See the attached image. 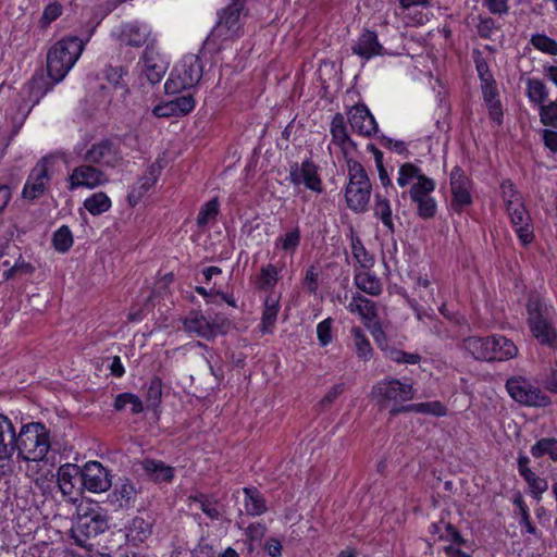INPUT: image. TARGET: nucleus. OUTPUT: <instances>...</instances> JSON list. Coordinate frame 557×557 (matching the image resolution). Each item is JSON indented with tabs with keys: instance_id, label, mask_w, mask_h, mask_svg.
<instances>
[{
	"instance_id": "obj_48",
	"label": "nucleus",
	"mask_w": 557,
	"mask_h": 557,
	"mask_svg": "<svg viewBox=\"0 0 557 557\" xmlns=\"http://www.w3.org/2000/svg\"><path fill=\"white\" fill-rule=\"evenodd\" d=\"M383 354L385 358L397 363L417 364L421 360L420 355L413 352H406L393 346H388L387 349L383 351Z\"/></svg>"
},
{
	"instance_id": "obj_10",
	"label": "nucleus",
	"mask_w": 557,
	"mask_h": 557,
	"mask_svg": "<svg viewBox=\"0 0 557 557\" xmlns=\"http://www.w3.org/2000/svg\"><path fill=\"white\" fill-rule=\"evenodd\" d=\"M48 90L49 84L42 74L34 75L30 81L23 86L20 94L21 103L18 106V112L13 116L14 123H17L13 135L17 134L18 128L24 123L32 108L40 101Z\"/></svg>"
},
{
	"instance_id": "obj_5",
	"label": "nucleus",
	"mask_w": 557,
	"mask_h": 557,
	"mask_svg": "<svg viewBox=\"0 0 557 557\" xmlns=\"http://www.w3.org/2000/svg\"><path fill=\"white\" fill-rule=\"evenodd\" d=\"M502 195L506 205L510 221L523 245L530 244L534 238L531 218L525 210L519 193L511 182L507 181L500 185Z\"/></svg>"
},
{
	"instance_id": "obj_43",
	"label": "nucleus",
	"mask_w": 557,
	"mask_h": 557,
	"mask_svg": "<svg viewBox=\"0 0 557 557\" xmlns=\"http://www.w3.org/2000/svg\"><path fill=\"white\" fill-rule=\"evenodd\" d=\"M243 492L244 507L248 515L259 516L265 511L264 502L257 490L245 487Z\"/></svg>"
},
{
	"instance_id": "obj_53",
	"label": "nucleus",
	"mask_w": 557,
	"mask_h": 557,
	"mask_svg": "<svg viewBox=\"0 0 557 557\" xmlns=\"http://www.w3.org/2000/svg\"><path fill=\"white\" fill-rule=\"evenodd\" d=\"M331 135L333 141L339 146H343L348 140L346 125L342 114H336L333 117L331 122Z\"/></svg>"
},
{
	"instance_id": "obj_17",
	"label": "nucleus",
	"mask_w": 557,
	"mask_h": 557,
	"mask_svg": "<svg viewBox=\"0 0 557 557\" xmlns=\"http://www.w3.org/2000/svg\"><path fill=\"white\" fill-rule=\"evenodd\" d=\"M53 156L42 158L29 173L22 190L24 199L34 200L39 198L49 181V166L53 163Z\"/></svg>"
},
{
	"instance_id": "obj_23",
	"label": "nucleus",
	"mask_w": 557,
	"mask_h": 557,
	"mask_svg": "<svg viewBox=\"0 0 557 557\" xmlns=\"http://www.w3.org/2000/svg\"><path fill=\"white\" fill-rule=\"evenodd\" d=\"M450 188L453 195V207L456 210L471 205L472 196L470 191V180L465 175L463 171L455 166L450 172Z\"/></svg>"
},
{
	"instance_id": "obj_8",
	"label": "nucleus",
	"mask_w": 557,
	"mask_h": 557,
	"mask_svg": "<svg viewBox=\"0 0 557 557\" xmlns=\"http://www.w3.org/2000/svg\"><path fill=\"white\" fill-rule=\"evenodd\" d=\"M348 174L349 183L345 191L347 206L356 212H361L367 208L370 199V181L364 169L357 161H348Z\"/></svg>"
},
{
	"instance_id": "obj_62",
	"label": "nucleus",
	"mask_w": 557,
	"mask_h": 557,
	"mask_svg": "<svg viewBox=\"0 0 557 557\" xmlns=\"http://www.w3.org/2000/svg\"><path fill=\"white\" fill-rule=\"evenodd\" d=\"M304 286L309 293H315L319 286V271L315 267L311 265L307 269Z\"/></svg>"
},
{
	"instance_id": "obj_45",
	"label": "nucleus",
	"mask_w": 557,
	"mask_h": 557,
	"mask_svg": "<svg viewBox=\"0 0 557 557\" xmlns=\"http://www.w3.org/2000/svg\"><path fill=\"white\" fill-rule=\"evenodd\" d=\"M74 244V236L67 225L60 226L52 235V247L59 253L67 252Z\"/></svg>"
},
{
	"instance_id": "obj_18",
	"label": "nucleus",
	"mask_w": 557,
	"mask_h": 557,
	"mask_svg": "<svg viewBox=\"0 0 557 557\" xmlns=\"http://www.w3.org/2000/svg\"><path fill=\"white\" fill-rule=\"evenodd\" d=\"M289 181L298 187L304 185L309 190L321 194L323 191L322 180L319 175L318 165L311 160H305L300 164L295 163L290 166Z\"/></svg>"
},
{
	"instance_id": "obj_2",
	"label": "nucleus",
	"mask_w": 557,
	"mask_h": 557,
	"mask_svg": "<svg viewBox=\"0 0 557 557\" xmlns=\"http://www.w3.org/2000/svg\"><path fill=\"white\" fill-rule=\"evenodd\" d=\"M89 38L90 35L85 40L77 36H67L57 41L49 49L47 71L54 83L61 82L76 64Z\"/></svg>"
},
{
	"instance_id": "obj_28",
	"label": "nucleus",
	"mask_w": 557,
	"mask_h": 557,
	"mask_svg": "<svg viewBox=\"0 0 557 557\" xmlns=\"http://www.w3.org/2000/svg\"><path fill=\"white\" fill-rule=\"evenodd\" d=\"M396 15L401 18L406 26L417 27L424 25L432 16L431 3L425 5L398 8Z\"/></svg>"
},
{
	"instance_id": "obj_44",
	"label": "nucleus",
	"mask_w": 557,
	"mask_h": 557,
	"mask_svg": "<svg viewBox=\"0 0 557 557\" xmlns=\"http://www.w3.org/2000/svg\"><path fill=\"white\" fill-rule=\"evenodd\" d=\"M373 210L374 215L382 221L383 225L389 232H394V222L389 200L380 195H376Z\"/></svg>"
},
{
	"instance_id": "obj_25",
	"label": "nucleus",
	"mask_w": 557,
	"mask_h": 557,
	"mask_svg": "<svg viewBox=\"0 0 557 557\" xmlns=\"http://www.w3.org/2000/svg\"><path fill=\"white\" fill-rule=\"evenodd\" d=\"M348 120L354 131L363 136H371L377 132L374 116L364 104H357L349 109Z\"/></svg>"
},
{
	"instance_id": "obj_51",
	"label": "nucleus",
	"mask_w": 557,
	"mask_h": 557,
	"mask_svg": "<svg viewBox=\"0 0 557 557\" xmlns=\"http://www.w3.org/2000/svg\"><path fill=\"white\" fill-rule=\"evenodd\" d=\"M219 213V201L211 199L206 202L201 208L197 216V223L199 226H206L210 222L214 221Z\"/></svg>"
},
{
	"instance_id": "obj_6",
	"label": "nucleus",
	"mask_w": 557,
	"mask_h": 557,
	"mask_svg": "<svg viewBox=\"0 0 557 557\" xmlns=\"http://www.w3.org/2000/svg\"><path fill=\"white\" fill-rule=\"evenodd\" d=\"M202 64L195 54L184 55L171 71L164 89L166 94H177L195 87L202 77Z\"/></svg>"
},
{
	"instance_id": "obj_1",
	"label": "nucleus",
	"mask_w": 557,
	"mask_h": 557,
	"mask_svg": "<svg viewBox=\"0 0 557 557\" xmlns=\"http://www.w3.org/2000/svg\"><path fill=\"white\" fill-rule=\"evenodd\" d=\"M397 184L399 187L410 185L409 196L416 205L418 215L422 219H431L436 214L437 203L432 193L435 189V181L423 174L422 170L413 163H404L399 166Z\"/></svg>"
},
{
	"instance_id": "obj_34",
	"label": "nucleus",
	"mask_w": 557,
	"mask_h": 557,
	"mask_svg": "<svg viewBox=\"0 0 557 557\" xmlns=\"http://www.w3.org/2000/svg\"><path fill=\"white\" fill-rule=\"evenodd\" d=\"M491 344V361L509 360L515 358L518 354V348L515 343L505 336L493 335Z\"/></svg>"
},
{
	"instance_id": "obj_47",
	"label": "nucleus",
	"mask_w": 557,
	"mask_h": 557,
	"mask_svg": "<svg viewBox=\"0 0 557 557\" xmlns=\"http://www.w3.org/2000/svg\"><path fill=\"white\" fill-rule=\"evenodd\" d=\"M114 408L116 410L129 408L133 413H139L144 410V405L137 395L123 393L115 397Z\"/></svg>"
},
{
	"instance_id": "obj_3",
	"label": "nucleus",
	"mask_w": 557,
	"mask_h": 557,
	"mask_svg": "<svg viewBox=\"0 0 557 557\" xmlns=\"http://www.w3.org/2000/svg\"><path fill=\"white\" fill-rule=\"evenodd\" d=\"M109 529V517L104 508L95 500H85L77 506L76 521L71 529L74 542L85 547L90 539Z\"/></svg>"
},
{
	"instance_id": "obj_19",
	"label": "nucleus",
	"mask_w": 557,
	"mask_h": 557,
	"mask_svg": "<svg viewBox=\"0 0 557 557\" xmlns=\"http://www.w3.org/2000/svg\"><path fill=\"white\" fill-rule=\"evenodd\" d=\"M108 178L106 174L91 165L82 164L73 169L67 177L69 190L78 188L95 189L104 183Z\"/></svg>"
},
{
	"instance_id": "obj_38",
	"label": "nucleus",
	"mask_w": 557,
	"mask_h": 557,
	"mask_svg": "<svg viewBox=\"0 0 557 557\" xmlns=\"http://www.w3.org/2000/svg\"><path fill=\"white\" fill-rule=\"evenodd\" d=\"M525 95L534 107H541L548 100V89L539 78H527Z\"/></svg>"
},
{
	"instance_id": "obj_49",
	"label": "nucleus",
	"mask_w": 557,
	"mask_h": 557,
	"mask_svg": "<svg viewBox=\"0 0 557 557\" xmlns=\"http://www.w3.org/2000/svg\"><path fill=\"white\" fill-rule=\"evenodd\" d=\"M414 290L424 302H435L433 283L426 274L417 276Z\"/></svg>"
},
{
	"instance_id": "obj_31",
	"label": "nucleus",
	"mask_w": 557,
	"mask_h": 557,
	"mask_svg": "<svg viewBox=\"0 0 557 557\" xmlns=\"http://www.w3.org/2000/svg\"><path fill=\"white\" fill-rule=\"evenodd\" d=\"M350 313L357 314L366 326L374 321L376 315L375 305L360 294L352 295L347 305Z\"/></svg>"
},
{
	"instance_id": "obj_27",
	"label": "nucleus",
	"mask_w": 557,
	"mask_h": 557,
	"mask_svg": "<svg viewBox=\"0 0 557 557\" xmlns=\"http://www.w3.org/2000/svg\"><path fill=\"white\" fill-rule=\"evenodd\" d=\"M281 294L277 292L268 293L263 301V312L260 323V331L263 334L272 333L280 312Z\"/></svg>"
},
{
	"instance_id": "obj_29",
	"label": "nucleus",
	"mask_w": 557,
	"mask_h": 557,
	"mask_svg": "<svg viewBox=\"0 0 557 557\" xmlns=\"http://www.w3.org/2000/svg\"><path fill=\"white\" fill-rule=\"evenodd\" d=\"M15 429L11 420L0 413V460L10 459L15 450Z\"/></svg>"
},
{
	"instance_id": "obj_58",
	"label": "nucleus",
	"mask_w": 557,
	"mask_h": 557,
	"mask_svg": "<svg viewBox=\"0 0 557 557\" xmlns=\"http://www.w3.org/2000/svg\"><path fill=\"white\" fill-rule=\"evenodd\" d=\"M332 324L333 320L331 318H326L317 325V337L320 346L322 347H325L333 342Z\"/></svg>"
},
{
	"instance_id": "obj_42",
	"label": "nucleus",
	"mask_w": 557,
	"mask_h": 557,
	"mask_svg": "<svg viewBox=\"0 0 557 557\" xmlns=\"http://www.w3.org/2000/svg\"><path fill=\"white\" fill-rule=\"evenodd\" d=\"M350 333L358 358L363 361L370 360L373 355V349L366 334L357 326L352 327Z\"/></svg>"
},
{
	"instance_id": "obj_14",
	"label": "nucleus",
	"mask_w": 557,
	"mask_h": 557,
	"mask_svg": "<svg viewBox=\"0 0 557 557\" xmlns=\"http://www.w3.org/2000/svg\"><path fill=\"white\" fill-rule=\"evenodd\" d=\"M169 69V61L153 48L147 47L137 63L140 76L149 84L156 85L161 82Z\"/></svg>"
},
{
	"instance_id": "obj_12",
	"label": "nucleus",
	"mask_w": 557,
	"mask_h": 557,
	"mask_svg": "<svg viewBox=\"0 0 557 557\" xmlns=\"http://www.w3.org/2000/svg\"><path fill=\"white\" fill-rule=\"evenodd\" d=\"M528 322L533 336L541 343L553 346L556 342V332L547 322L548 308L539 299L528 304Z\"/></svg>"
},
{
	"instance_id": "obj_20",
	"label": "nucleus",
	"mask_w": 557,
	"mask_h": 557,
	"mask_svg": "<svg viewBox=\"0 0 557 557\" xmlns=\"http://www.w3.org/2000/svg\"><path fill=\"white\" fill-rule=\"evenodd\" d=\"M73 153L82 160L91 163L109 164L115 157V149L110 140L103 139L87 148L86 143H78Z\"/></svg>"
},
{
	"instance_id": "obj_30",
	"label": "nucleus",
	"mask_w": 557,
	"mask_h": 557,
	"mask_svg": "<svg viewBox=\"0 0 557 557\" xmlns=\"http://www.w3.org/2000/svg\"><path fill=\"white\" fill-rule=\"evenodd\" d=\"M136 495L137 488L134 483L128 479H124L115 485L109 495V500L120 508H127L134 503Z\"/></svg>"
},
{
	"instance_id": "obj_55",
	"label": "nucleus",
	"mask_w": 557,
	"mask_h": 557,
	"mask_svg": "<svg viewBox=\"0 0 557 557\" xmlns=\"http://www.w3.org/2000/svg\"><path fill=\"white\" fill-rule=\"evenodd\" d=\"M528 483L530 493L534 498L540 499L542 494L548 488V483L545 479L536 475L534 472L523 478Z\"/></svg>"
},
{
	"instance_id": "obj_61",
	"label": "nucleus",
	"mask_w": 557,
	"mask_h": 557,
	"mask_svg": "<svg viewBox=\"0 0 557 557\" xmlns=\"http://www.w3.org/2000/svg\"><path fill=\"white\" fill-rule=\"evenodd\" d=\"M62 14V5L58 2H51L49 3L41 16V23L47 26L53 21H55L60 15Z\"/></svg>"
},
{
	"instance_id": "obj_21",
	"label": "nucleus",
	"mask_w": 557,
	"mask_h": 557,
	"mask_svg": "<svg viewBox=\"0 0 557 557\" xmlns=\"http://www.w3.org/2000/svg\"><path fill=\"white\" fill-rule=\"evenodd\" d=\"M161 170L162 165L160 162H153L147 166L144 174L134 183L127 195V201L132 207L137 206L146 193L154 186Z\"/></svg>"
},
{
	"instance_id": "obj_22",
	"label": "nucleus",
	"mask_w": 557,
	"mask_h": 557,
	"mask_svg": "<svg viewBox=\"0 0 557 557\" xmlns=\"http://www.w3.org/2000/svg\"><path fill=\"white\" fill-rule=\"evenodd\" d=\"M195 106L196 100L191 95H183L154 106L152 113L156 117H178L191 112Z\"/></svg>"
},
{
	"instance_id": "obj_11",
	"label": "nucleus",
	"mask_w": 557,
	"mask_h": 557,
	"mask_svg": "<svg viewBox=\"0 0 557 557\" xmlns=\"http://www.w3.org/2000/svg\"><path fill=\"white\" fill-rule=\"evenodd\" d=\"M506 388L509 396L521 405L529 407H546L550 405L549 397L523 376L508 379Z\"/></svg>"
},
{
	"instance_id": "obj_57",
	"label": "nucleus",
	"mask_w": 557,
	"mask_h": 557,
	"mask_svg": "<svg viewBox=\"0 0 557 557\" xmlns=\"http://www.w3.org/2000/svg\"><path fill=\"white\" fill-rule=\"evenodd\" d=\"M107 79L112 88L124 96L128 90L126 84L123 82V71L121 67H110L106 72Z\"/></svg>"
},
{
	"instance_id": "obj_13",
	"label": "nucleus",
	"mask_w": 557,
	"mask_h": 557,
	"mask_svg": "<svg viewBox=\"0 0 557 557\" xmlns=\"http://www.w3.org/2000/svg\"><path fill=\"white\" fill-rule=\"evenodd\" d=\"M82 471V486L90 493L99 494L107 492L112 485L110 471L99 461H87Z\"/></svg>"
},
{
	"instance_id": "obj_16",
	"label": "nucleus",
	"mask_w": 557,
	"mask_h": 557,
	"mask_svg": "<svg viewBox=\"0 0 557 557\" xmlns=\"http://www.w3.org/2000/svg\"><path fill=\"white\" fill-rule=\"evenodd\" d=\"M82 471L75 463H64L57 470V483L63 497L71 503H76L82 495Z\"/></svg>"
},
{
	"instance_id": "obj_9",
	"label": "nucleus",
	"mask_w": 557,
	"mask_h": 557,
	"mask_svg": "<svg viewBox=\"0 0 557 557\" xmlns=\"http://www.w3.org/2000/svg\"><path fill=\"white\" fill-rule=\"evenodd\" d=\"M244 0H233L219 15V21L208 37V44H223L237 37Z\"/></svg>"
},
{
	"instance_id": "obj_7",
	"label": "nucleus",
	"mask_w": 557,
	"mask_h": 557,
	"mask_svg": "<svg viewBox=\"0 0 557 557\" xmlns=\"http://www.w3.org/2000/svg\"><path fill=\"white\" fill-rule=\"evenodd\" d=\"M412 384L397 379H385L377 382L371 391L372 398L384 406H392V411L398 412L408 407L401 404L413 398Z\"/></svg>"
},
{
	"instance_id": "obj_33",
	"label": "nucleus",
	"mask_w": 557,
	"mask_h": 557,
	"mask_svg": "<svg viewBox=\"0 0 557 557\" xmlns=\"http://www.w3.org/2000/svg\"><path fill=\"white\" fill-rule=\"evenodd\" d=\"M492 336L479 337L469 336L463 339L462 347L468 351L474 359L482 361H491V344Z\"/></svg>"
},
{
	"instance_id": "obj_24",
	"label": "nucleus",
	"mask_w": 557,
	"mask_h": 557,
	"mask_svg": "<svg viewBox=\"0 0 557 557\" xmlns=\"http://www.w3.org/2000/svg\"><path fill=\"white\" fill-rule=\"evenodd\" d=\"M351 51L354 54L367 61L385 53L383 46L379 41L376 33L369 29H364L358 36L351 46Z\"/></svg>"
},
{
	"instance_id": "obj_39",
	"label": "nucleus",
	"mask_w": 557,
	"mask_h": 557,
	"mask_svg": "<svg viewBox=\"0 0 557 557\" xmlns=\"http://www.w3.org/2000/svg\"><path fill=\"white\" fill-rule=\"evenodd\" d=\"M143 468L157 482L171 481L174 475L173 468L164 465L162 461L147 459L143 462Z\"/></svg>"
},
{
	"instance_id": "obj_36",
	"label": "nucleus",
	"mask_w": 557,
	"mask_h": 557,
	"mask_svg": "<svg viewBox=\"0 0 557 557\" xmlns=\"http://www.w3.org/2000/svg\"><path fill=\"white\" fill-rule=\"evenodd\" d=\"M356 286L372 296H377L382 292V284L380 278L370 273L369 270L356 271L354 275Z\"/></svg>"
},
{
	"instance_id": "obj_60",
	"label": "nucleus",
	"mask_w": 557,
	"mask_h": 557,
	"mask_svg": "<svg viewBox=\"0 0 557 557\" xmlns=\"http://www.w3.org/2000/svg\"><path fill=\"white\" fill-rule=\"evenodd\" d=\"M373 337V339L375 341L377 347L384 351L385 349H387L389 345L388 343V339H387V336L381 325V323L379 322H371L369 324V326H367Z\"/></svg>"
},
{
	"instance_id": "obj_41",
	"label": "nucleus",
	"mask_w": 557,
	"mask_h": 557,
	"mask_svg": "<svg viewBox=\"0 0 557 557\" xmlns=\"http://www.w3.org/2000/svg\"><path fill=\"white\" fill-rule=\"evenodd\" d=\"M280 280V270L274 264L261 267L257 278V287L269 293L274 292V287Z\"/></svg>"
},
{
	"instance_id": "obj_59",
	"label": "nucleus",
	"mask_w": 557,
	"mask_h": 557,
	"mask_svg": "<svg viewBox=\"0 0 557 557\" xmlns=\"http://www.w3.org/2000/svg\"><path fill=\"white\" fill-rule=\"evenodd\" d=\"M532 45L540 51L548 54H557V42L546 35H534L531 39Z\"/></svg>"
},
{
	"instance_id": "obj_50",
	"label": "nucleus",
	"mask_w": 557,
	"mask_h": 557,
	"mask_svg": "<svg viewBox=\"0 0 557 557\" xmlns=\"http://www.w3.org/2000/svg\"><path fill=\"white\" fill-rule=\"evenodd\" d=\"M162 397V382L159 377H152L149 381L147 393H146V403L149 408L156 409L161 403Z\"/></svg>"
},
{
	"instance_id": "obj_32",
	"label": "nucleus",
	"mask_w": 557,
	"mask_h": 557,
	"mask_svg": "<svg viewBox=\"0 0 557 557\" xmlns=\"http://www.w3.org/2000/svg\"><path fill=\"white\" fill-rule=\"evenodd\" d=\"M350 249H351V257L354 259V270L360 271V270H370L373 268L375 263L374 256L370 253L364 245L362 244L361 239L351 233L350 236Z\"/></svg>"
},
{
	"instance_id": "obj_64",
	"label": "nucleus",
	"mask_w": 557,
	"mask_h": 557,
	"mask_svg": "<svg viewBox=\"0 0 557 557\" xmlns=\"http://www.w3.org/2000/svg\"><path fill=\"white\" fill-rule=\"evenodd\" d=\"M344 388L345 386L343 383H338L332 386L322 398V405L332 404L344 392Z\"/></svg>"
},
{
	"instance_id": "obj_40",
	"label": "nucleus",
	"mask_w": 557,
	"mask_h": 557,
	"mask_svg": "<svg viewBox=\"0 0 557 557\" xmlns=\"http://www.w3.org/2000/svg\"><path fill=\"white\" fill-rule=\"evenodd\" d=\"M300 231L298 227L290 228L281 234L274 243L275 248L287 255H294L300 244Z\"/></svg>"
},
{
	"instance_id": "obj_54",
	"label": "nucleus",
	"mask_w": 557,
	"mask_h": 557,
	"mask_svg": "<svg viewBox=\"0 0 557 557\" xmlns=\"http://www.w3.org/2000/svg\"><path fill=\"white\" fill-rule=\"evenodd\" d=\"M408 408L416 412L429 413L435 417H443L446 414V407L440 401L414 404L409 406Z\"/></svg>"
},
{
	"instance_id": "obj_37",
	"label": "nucleus",
	"mask_w": 557,
	"mask_h": 557,
	"mask_svg": "<svg viewBox=\"0 0 557 557\" xmlns=\"http://www.w3.org/2000/svg\"><path fill=\"white\" fill-rule=\"evenodd\" d=\"M84 208L94 216L108 212L112 207L111 198L103 191H96L85 198Z\"/></svg>"
},
{
	"instance_id": "obj_35",
	"label": "nucleus",
	"mask_w": 557,
	"mask_h": 557,
	"mask_svg": "<svg viewBox=\"0 0 557 557\" xmlns=\"http://www.w3.org/2000/svg\"><path fill=\"white\" fill-rule=\"evenodd\" d=\"M482 94L484 98V102L488 109V113L491 119L500 124L503 121V108L500 101L498 99V91L494 84V82H487L482 84Z\"/></svg>"
},
{
	"instance_id": "obj_15",
	"label": "nucleus",
	"mask_w": 557,
	"mask_h": 557,
	"mask_svg": "<svg viewBox=\"0 0 557 557\" xmlns=\"http://www.w3.org/2000/svg\"><path fill=\"white\" fill-rule=\"evenodd\" d=\"M151 28L148 24L132 21L115 26L111 35L122 45L132 47H141L147 44L151 37Z\"/></svg>"
},
{
	"instance_id": "obj_26",
	"label": "nucleus",
	"mask_w": 557,
	"mask_h": 557,
	"mask_svg": "<svg viewBox=\"0 0 557 557\" xmlns=\"http://www.w3.org/2000/svg\"><path fill=\"white\" fill-rule=\"evenodd\" d=\"M184 329L199 337L211 339L221 333V325L199 312H191L184 320Z\"/></svg>"
},
{
	"instance_id": "obj_52",
	"label": "nucleus",
	"mask_w": 557,
	"mask_h": 557,
	"mask_svg": "<svg viewBox=\"0 0 557 557\" xmlns=\"http://www.w3.org/2000/svg\"><path fill=\"white\" fill-rule=\"evenodd\" d=\"M151 534V525L143 518H135L129 527L128 536L134 541L143 542Z\"/></svg>"
},
{
	"instance_id": "obj_63",
	"label": "nucleus",
	"mask_w": 557,
	"mask_h": 557,
	"mask_svg": "<svg viewBox=\"0 0 557 557\" xmlns=\"http://www.w3.org/2000/svg\"><path fill=\"white\" fill-rule=\"evenodd\" d=\"M195 505L201 509L208 517L211 519H216L219 517V510L209 503L203 496L191 498Z\"/></svg>"
},
{
	"instance_id": "obj_56",
	"label": "nucleus",
	"mask_w": 557,
	"mask_h": 557,
	"mask_svg": "<svg viewBox=\"0 0 557 557\" xmlns=\"http://www.w3.org/2000/svg\"><path fill=\"white\" fill-rule=\"evenodd\" d=\"M541 122L546 126L557 128V102L550 101L539 107Z\"/></svg>"
},
{
	"instance_id": "obj_46",
	"label": "nucleus",
	"mask_w": 557,
	"mask_h": 557,
	"mask_svg": "<svg viewBox=\"0 0 557 557\" xmlns=\"http://www.w3.org/2000/svg\"><path fill=\"white\" fill-rule=\"evenodd\" d=\"M531 454L534 458L548 456L553 461H557V440L541 438L532 447Z\"/></svg>"
},
{
	"instance_id": "obj_4",
	"label": "nucleus",
	"mask_w": 557,
	"mask_h": 557,
	"mask_svg": "<svg viewBox=\"0 0 557 557\" xmlns=\"http://www.w3.org/2000/svg\"><path fill=\"white\" fill-rule=\"evenodd\" d=\"M15 449L24 460H42L49 448L50 440L46 426L39 422L24 424L15 436Z\"/></svg>"
}]
</instances>
